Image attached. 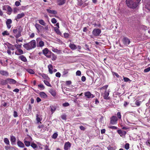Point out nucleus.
I'll return each instance as SVG.
<instances>
[{
  "label": "nucleus",
  "mask_w": 150,
  "mask_h": 150,
  "mask_svg": "<svg viewBox=\"0 0 150 150\" xmlns=\"http://www.w3.org/2000/svg\"><path fill=\"white\" fill-rule=\"evenodd\" d=\"M141 0H126V4L129 7L134 9L138 6Z\"/></svg>",
  "instance_id": "1"
},
{
  "label": "nucleus",
  "mask_w": 150,
  "mask_h": 150,
  "mask_svg": "<svg viewBox=\"0 0 150 150\" xmlns=\"http://www.w3.org/2000/svg\"><path fill=\"white\" fill-rule=\"evenodd\" d=\"M36 42L35 40H33L30 42L23 45V47L27 50H30L36 47Z\"/></svg>",
  "instance_id": "2"
},
{
  "label": "nucleus",
  "mask_w": 150,
  "mask_h": 150,
  "mask_svg": "<svg viewBox=\"0 0 150 150\" xmlns=\"http://www.w3.org/2000/svg\"><path fill=\"white\" fill-rule=\"evenodd\" d=\"M43 54L47 57L50 58L51 56V53L52 52L49 51L47 48H45L42 50Z\"/></svg>",
  "instance_id": "3"
},
{
  "label": "nucleus",
  "mask_w": 150,
  "mask_h": 150,
  "mask_svg": "<svg viewBox=\"0 0 150 150\" xmlns=\"http://www.w3.org/2000/svg\"><path fill=\"white\" fill-rule=\"evenodd\" d=\"M101 33V30L99 29L95 28L92 31V34L94 36H98Z\"/></svg>",
  "instance_id": "4"
},
{
  "label": "nucleus",
  "mask_w": 150,
  "mask_h": 150,
  "mask_svg": "<svg viewBox=\"0 0 150 150\" xmlns=\"http://www.w3.org/2000/svg\"><path fill=\"white\" fill-rule=\"evenodd\" d=\"M85 97L88 99H91L94 97V96L89 91L85 92L84 93Z\"/></svg>",
  "instance_id": "5"
},
{
  "label": "nucleus",
  "mask_w": 150,
  "mask_h": 150,
  "mask_svg": "<svg viewBox=\"0 0 150 150\" xmlns=\"http://www.w3.org/2000/svg\"><path fill=\"white\" fill-rule=\"evenodd\" d=\"M117 120V117L115 116H113L110 118V123L114 125L116 124Z\"/></svg>",
  "instance_id": "6"
},
{
  "label": "nucleus",
  "mask_w": 150,
  "mask_h": 150,
  "mask_svg": "<svg viewBox=\"0 0 150 150\" xmlns=\"http://www.w3.org/2000/svg\"><path fill=\"white\" fill-rule=\"evenodd\" d=\"M123 43L125 45L127 46L130 43V41L129 40L127 37H124L123 38L122 40Z\"/></svg>",
  "instance_id": "7"
},
{
  "label": "nucleus",
  "mask_w": 150,
  "mask_h": 150,
  "mask_svg": "<svg viewBox=\"0 0 150 150\" xmlns=\"http://www.w3.org/2000/svg\"><path fill=\"white\" fill-rule=\"evenodd\" d=\"M22 28H21V27H20L18 29V33L17 34H16L14 35L16 38H18L21 36V32L22 31Z\"/></svg>",
  "instance_id": "8"
},
{
  "label": "nucleus",
  "mask_w": 150,
  "mask_h": 150,
  "mask_svg": "<svg viewBox=\"0 0 150 150\" xmlns=\"http://www.w3.org/2000/svg\"><path fill=\"white\" fill-rule=\"evenodd\" d=\"M12 23V21L10 19H7L6 22V25L8 29H9L11 27V24Z\"/></svg>",
  "instance_id": "9"
},
{
  "label": "nucleus",
  "mask_w": 150,
  "mask_h": 150,
  "mask_svg": "<svg viewBox=\"0 0 150 150\" xmlns=\"http://www.w3.org/2000/svg\"><path fill=\"white\" fill-rule=\"evenodd\" d=\"M71 146V144L69 142H66L64 144V150H68L70 148Z\"/></svg>",
  "instance_id": "10"
},
{
  "label": "nucleus",
  "mask_w": 150,
  "mask_h": 150,
  "mask_svg": "<svg viewBox=\"0 0 150 150\" xmlns=\"http://www.w3.org/2000/svg\"><path fill=\"white\" fill-rule=\"evenodd\" d=\"M10 141L11 142V144L12 145H14L15 144V142L16 140V137L13 135H11L10 136Z\"/></svg>",
  "instance_id": "11"
},
{
  "label": "nucleus",
  "mask_w": 150,
  "mask_h": 150,
  "mask_svg": "<svg viewBox=\"0 0 150 150\" xmlns=\"http://www.w3.org/2000/svg\"><path fill=\"white\" fill-rule=\"evenodd\" d=\"M117 132L120 136L125 135L126 134V132L125 131H122L120 129L118 130Z\"/></svg>",
  "instance_id": "12"
},
{
  "label": "nucleus",
  "mask_w": 150,
  "mask_h": 150,
  "mask_svg": "<svg viewBox=\"0 0 150 150\" xmlns=\"http://www.w3.org/2000/svg\"><path fill=\"white\" fill-rule=\"evenodd\" d=\"M8 83L10 84H14L16 83V81L14 79H12L8 78Z\"/></svg>",
  "instance_id": "13"
},
{
  "label": "nucleus",
  "mask_w": 150,
  "mask_h": 150,
  "mask_svg": "<svg viewBox=\"0 0 150 150\" xmlns=\"http://www.w3.org/2000/svg\"><path fill=\"white\" fill-rule=\"evenodd\" d=\"M66 2V0H57V4L59 6L64 4Z\"/></svg>",
  "instance_id": "14"
},
{
  "label": "nucleus",
  "mask_w": 150,
  "mask_h": 150,
  "mask_svg": "<svg viewBox=\"0 0 150 150\" xmlns=\"http://www.w3.org/2000/svg\"><path fill=\"white\" fill-rule=\"evenodd\" d=\"M25 16V14L23 12L21 13L18 14L17 15V16L16 17V19H20L24 17Z\"/></svg>",
  "instance_id": "15"
},
{
  "label": "nucleus",
  "mask_w": 150,
  "mask_h": 150,
  "mask_svg": "<svg viewBox=\"0 0 150 150\" xmlns=\"http://www.w3.org/2000/svg\"><path fill=\"white\" fill-rule=\"evenodd\" d=\"M0 73L1 75L6 76H8L9 75L7 71L4 70L0 71Z\"/></svg>",
  "instance_id": "16"
},
{
  "label": "nucleus",
  "mask_w": 150,
  "mask_h": 150,
  "mask_svg": "<svg viewBox=\"0 0 150 150\" xmlns=\"http://www.w3.org/2000/svg\"><path fill=\"white\" fill-rule=\"evenodd\" d=\"M109 91H105V92L103 96V98L104 99H108L109 98L108 97L109 94Z\"/></svg>",
  "instance_id": "17"
},
{
  "label": "nucleus",
  "mask_w": 150,
  "mask_h": 150,
  "mask_svg": "<svg viewBox=\"0 0 150 150\" xmlns=\"http://www.w3.org/2000/svg\"><path fill=\"white\" fill-rule=\"evenodd\" d=\"M23 51L20 48L17 50V51H16L15 52L16 54L17 55H20L23 54Z\"/></svg>",
  "instance_id": "18"
},
{
  "label": "nucleus",
  "mask_w": 150,
  "mask_h": 150,
  "mask_svg": "<svg viewBox=\"0 0 150 150\" xmlns=\"http://www.w3.org/2000/svg\"><path fill=\"white\" fill-rule=\"evenodd\" d=\"M18 146L20 147L23 148L25 146L24 144L21 141L18 140L17 142Z\"/></svg>",
  "instance_id": "19"
},
{
  "label": "nucleus",
  "mask_w": 150,
  "mask_h": 150,
  "mask_svg": "<svg viewBox=\"0 0 150 150\" xmlns=\"http://www.w3.org/2000/svg\"><path fill=\"white\" fill-rule=\"evenodd\" d=\"M19 58L24 62H26L27 61V59L23 55H21L19 56Z\"/></svg>",
  "instance_id": "20"
},
{
  "label": "nucleus",
  "mask_w": 150,
  "mask_h": 150,
  "mask_svg": "<svg viewBox=\"0 0 150 150\" xmlns=\"http://www.w3.org/2000/svg\"><path fill=\"white\" fill-rule=\"evenodd\" d=\"M48 70L49 73L50 74H52L53 73V71H52V69H53V67H52V66L51 64H50L48 66Z\"/></svg>",
  "instance_id": "21"
},
{
  "label": "nucleus",
  "mask_w": 150,
  "mask_h": 150,
  "mask_svg": "<svg viewBox=\"0 0 150 150\" xmlns=\"http://www.w3.org/2000/svg\"><path fill=\"white\" fill-rule=\"evenodd\" d=\"M8 79L5 80L2 79L1 81V83L3 85H6L8 83Z\"/></svg>",
  "instance_id": "22"
},
{
  "label": "nucleus",
  "mask_w": 150,
  "mask_h": 150,
  "mask_svg": "<svg viewBox=\"0 0 150 150\" xmlns=\"http://www.w3.org/2000/svg\"><path fill=\"white\" fill-rule=\"evenodd\" d=\"M47 11L48 13H50L54 14H56L57 13V12L55 10H51L50 9H47Z\"/></svg>",
  "instance_id": "23"
},
{
  "label": "nucleus",
  "mask_w": 150,
  "mask_h": 150,
  "mask_svg": "<svg viewBox=\"0 0 150 150\" xmlns=\"http://www.w3.org/2000/svg\"><path fill=\"white\" fill-rule=\"evenodd\" d=\"M69 47L72 50H76L77 49V47L76 45L74 44H72L70 43L69 44Z\"/></svg>",
  "instance_id": "24"
},
{
  "label": "nucleus",
  "mask_w": 150,
  "mask_h": 150,
  "mask_svg": "<svg viewBox=\"0 0 150 150\" xmlns=\"http://www.w3.org/2000/svg\"><path fill=\"white\" fill-rule=\"evenodd\" d=\"M68 73V69H64L63 71H62V76H67V74Z\"/></svg>",
  "instance_id": "25"
},
{
  "label": "nucleus",
  "mask_w": 150,
  "mask_h": 150,
  "mask_svg": "<svg viewBox=\"0 0 150 150\" xmlns=\"http://www.w3.org/2000/svg\"><path fill=\"white\" fill-rule=\"evenodd\" d=\"M39 94L41 97L43 98H47V95L43 92H40Z\"/></svg>",
  "instance_id": "26"
},
{
  "label": "nucleus",
  "mask_w": 150,
  "mask_h": 150,
  "mask_svg": "<svg viewBox=\"0 0 150 150\" xmlns=\"http://www.w3.org/2000/svg\"><path fill=\"white\" fill-rule=\"evenodd\" d=\"M35 26L37 30H38V29H41L42 28H43V27L42 26L38 23L35 24Z\"/></svg>",
  "instance_id": "27"
},
{
  "label": "nucleus",
  "mask_w": 150,
  "mask_h": 150,
  "mask_svg": "<svg viewBox=\"0 0 150 150\" xmlns=\"http://www.w3.org/2000/svg\"><path fill=\"white\" fill-rule=\"evenodd\" d=\"M7 46L8 47V48L9 49H11L12 50H14V48L13 47L14 46L12 44H10L9 43H8L7 45Z\"/></svg>",
  "instance_id": "28"
},
{
  "label": "nucleus",
  "mask_w": 150,
  "mask_h": 150,
  "mask_svg": "<svg viewBox=\"0 0 150 150\" xmlns=\"http://www.w3.org/2000/svg\"><path fill=\"white\" fill-rule=\"evenodd\" d=\"M44 45V42L42 40L40 41L38 45V47H42Z\"/></svg>",
  "instance_id": "29"
},
{
  "label": "nucleus",
  "mask_w": 150,
  "mask_h": 150,
  "mask_svg": "<svg viewBox=\"0 0 150 150\" xmlns=\"http://www.w3.org/2000/svg\"><path fill=\"white\" fill-rule=\"evenodd\" d=\"M59 28L55 27L54 28V30L56 32L58 35H60L61 34V33L59 30Z\"/></svg>",
  "instance_id": "30"
},
{
  "label": "nucleus",
  "mask_w": 150,
  "mask_h": 150,
  "mask_svg": "<svg viewBox=\"0 0 150 150\" xmlns=\"http://www.w3.org/2000/svg\"><path fill=\"white\" fill-rule=\"evenodd\" d=\"M38 21L39 23L41 25L44 26H45V25L46 23L43 20H38Z\"/></svg>",
  "instance_id": "31"
},
{
  "label": "nucleus",
  "mask_w": 150,
  "mask_h": 150,
  "mask_svg": "<svg viewBox=\"0 0 150 150\" xmlns=\"http://www.w3.org/2000/svg\"><path fill=\"white\" fill-rule=\"evenodd\" d=\"M6 6L7 7V9L9 13V14H10L11 13L12 11V9L11 7L8 5Z\"/></svg>",
  "instance_id": "32"
},
{
  "label": "nucleus",
  "mask_w": 150,
  "mask_h": 150,
  "mask_svg": "<svg viewBox=\"0 0 150 150\" xmlns=\"http://www.w3.org/2000/svg\"><path fill=\"white\" fill-rule=\"evenodd\" d=\"M41 117L38 114L36 115V120L38 122H40L42 120Z\"/></svg>",
  "instance_id": "33"
},
{
  "label": "nucleus",
  "mask_w": 150,
  "mask_h": 150,
  "mask_svg": "<svg viewBox=\"0 0 150 150\" xmlns=\"http://www.w3.org/2000/svg\"><path fill=\"white\" fill-rule=\"evenodd\" d=\"M50 92L51 94L53 96H55L56 95V93L52 89H51L50 91Z\"/></svg>",
  "instance_id": "34"
},
{
  "label": "nucleus",
  "mask_w": 150,
  "mask_h": 150,
  "mask_svg": "<svg viewBox=\"0 0 150 150\" xmlns=\"http://www.w3.org/2000/svg\"><path fill=\"white\" fill-rule=\"evenodd\" d=\"M51 54L52 55V59L53 61H55V60L57 58V56L55 55L54 54L52 53H51Z\"/></svg>",
  "instance_id": "35"
},
{
  "label": "nucleus",
  "mask_w": 150,
  "mask_h": 150,
  "mask_svg": "<svg viewBox=\"0 0 150 150\" xmlns=\"http://www.w3.org/2000/svg\"><path fill=\"white\" fill-rule=\"evenodd\" d=\"M28 72L30 74H34L35 73V72L32 69H28L27 70Z\"/></svg>",
  "instance_id": "36"
},
{
  "label": "nucleus",
  "mask_w": 150,
  "mask_h": 150,
  "mask_svg": "<svg viewBox=\"0 0 150 150\" xmlns=\"http://www.w3.org/2000/svg\"><path fill=\"white\" fill-rule=\"evenodd\" d=\"M24 143L26 146H29L30 144V143L29 141L24 140Z\"/></svg>",
  "instance_id": "37"
},
{
  "label": "nucleus",
  "mask_w": 150,
  "mask_h": 150,
  "mask_svg": "<svg viewBox=\"0 0 150 150\" xmlns=\"http://www.w3.org/2000/svg\"><path fill=\"white\" fill-rule=\"evenodd\" d=\"M51 107V111L53 113L56 110V108L55 106H50Z\"/></svg>",
  "instance_id": "38"
},
{
  "label": "nucleus",
  "mask_w": 150,
  "mask_h": 150,
  "mask_svg": "<svg viewBox=\"0 0 150 150\" xmlns=\"http://www.w3.org/2000/svg\"><path fill=\"white\" fill-rule=\"evenodd\" d=\"M4 142L6 144L9 145V141L7 138H5L4 139Z\"/></svg>",
  "instance_id": "39"
},
{
  "label": "nucleus",
  "mask_w": 150,
  "mask_h": 150,
  "mask_svg": "<svg viewBox=\"0 0 150 150\" xmlns=\"http://www.w3.org/2000/svg\"><path fill=\"white\" fill-rule=\"evenodd\" d=\"M58 135V134L57 132L55 133L52 135V137L53 139H55L57 137Z\"/></svg>",
  "instance_id": "40"
},
{
  "label": "nucleus",
  "mask_w": 150,
  "mask_h": 150,
  "mask_svg": "<svg viewBox=\"0 0 150 150\" xmlns=\"http://www.w3.org/2000/svg\"><path fill=\"white\" fill-rule=\"evenodd\" d=\"M123 79L125 82H129V83H130L131 81L127 77H124Z\"/></svg>",
  "instance_id": "41"
},
{
  "label": "nucleus",
  "mask_w": 150,
  "mask_h": 150,
  "mask_svg": "<svg viewBox=\"0 0 150 150\" xmlns=\"http://www.w3.org/2000/svg\"><path fill=\"white\" fill-rule=\"evenodd\" d=\"M44 83L45 84V85H46L47 86H48L51 87V85L50 84V83H49V82L48 81H46V80H44Z\"/></svg>",
  "instance_id": "42"
},
{
  "label": "nucleus",
  "mask_w": 150,
  "mask_h": 150,
  "mask_svg": "<svg viewBox=\"0 0 150 150\" xmlns=\"http://www.w3.org/2000/svg\"><path fill=\"white\" fill-rule=\"evenodd\" d=\"M31 146L34 149L38 148V146L35 143H32L31 145Z\"/></svg>",
  "instance_id": "43"
},
{
  "label": "nucleus",
  "mask_w": 150,
  "mask_h": 150,
  "mask_svg": "<svg viewBox=\"0 0 150 150\" xmlns=\"http://www.w3.org/2000/svg\"><path fill=\"white\" fill-rule=\"evenodd\" d=\"M141 103V101H139L138 100H137L135 102V104L137 106H140Z\"/></svg>",
  "instance_id": "44"
},
{
  "label": "nucleus",
  "mask_w": 150,
  "mask_h": 150,
  "mask_svg": "<svg viewBox=\"0 0 150 150\" xmlns=\"http://www.w3.org/2000/svg\"><path fill=\"white\" fill-rule=\"evenodd\" d=\"M2 34L4 36L5 35H9V33L7 30L4 31L2 33Z\"/></svg>",
  "instance_id": "45"
},
{
  "label": "nucleus",
  "mask_w": 150,
  "mask_h": 150,
  "mask_svg": "<svg viewBox=\"0 0 150 150\" xmlns=\"http://www.w3.org/2000/svg\"><path fill=\"white\" fill-rule=\"evenodd\" d=\"M22 45H18L17 44H16L14 45V46L18 50L21 47Z\"/></svg>",
  "instance_id": "46"
},
{
  "label": "nucleus",
  "mask_w": 150,
  "mask_h": 150,
  "mask_svg": "<svg viewBox=\"0 0 150 150\" xmlns=\"http://www.w3.org/2000/svg\"><path fill=\"white\" fill-rule=\"evenodd\" d=\"M129 147V144L128 143H126L125 145V148L126 150H128Z\"/></svg>",
  "instance_id": "47"
},
{
  "label": "nucleus",
  "mask_w": 150,
  "mask_h": 150,
  "mask_svg": "<svg viewBox=\"0 0 150 150\" xmlns=\"http://www.w3.org/2000/svg\"><path fill=\"white\" fill-rule=\"evenodd\" d=\"M13 116L15 117H18V115L17 112L16 111H14Z\"/></svg>",
  "instance_id": "48"
},
{
  "label": "nucleus",
  "mask_w": 150,
  "mask_h": 150,
  "mask_svg": "<svg viewBox=\"0 0 150 150\" xmlns=\"http://www.w3.org/2000/svg\"><path fill=\"white\" fill-rule=\"evenodd\" d=\"M51 22L55 24L57 23V21L55 18H53L51 20Z\"/></svg>",
  "instance_id": "49"
},
{
  "label": "nucleus",
  "mask_w": 150,
  "mask_h": 150,
  "mask_svg": "<svg viewBox=\"0 0 150 150\" xmlns=\"http://www.w3.org/2000/svg\"><path fill=\"white\" fill-rule=\"evenodd\" d=\"M64 37L66 38H67L69 36V34L67 33H64Z\"/></svg>",
  "instance_id": "50"
},
{
  "label": "nucleus",
  "mask_w": 150,
  "mask_h": 150,
  "mask_svg": "<svg viewBox=\"0 0 150 150\" xmlns=\"http://www.w3.org/2000/svg\"><path fill=\"white\" fill-rule=\"evenodd\" d=\"M69 104L67 102H66L62 104V105L64 107H67L69 105Z\"/></svg>",
  "instance_id": "51"
},
{
  "label": "nucleus",
  "mask_w": 150,
  "mask_h": 150,
  "mask_svg": "<svg viewBox=\"0 0 150 150\" xmlns=\"http://www.w3.org/2000/svg\"><path fill=\"white\" fill-rule=\"evenodd\" d=\"M150 71V67H148V68L145 69L144 70V72H147Z\"/></svg>",
  "instance_id": "52"
},
{
  "label": "nucleus",
  "mask_w": 150,
  "mask_h": 150,
  "mask_svg": "<svg viewBox=\"0 0 150 150\" xmlns=\"http://www.w3.org/2000/svg\"><path fill=\"white\" fill-rule=\"evenodd\" d=\"M146 8L149 11H150V4H147L146 6Z\"/></svg>",
  "instance_id": "53"
},
{
  "label": "nucleus",
  "mask_w": 150,
  "mask_h": 150,
  "mask_svg": "<svg viewBox=\"0 0 150 150\" xmlns=\"http://www.w3.org/2000/svg\"><path fill=\"white\" fill-rule=\"evenodd\" d=\"M61 118L64 120H66V115H63L61 116Z\"/></svg>",
  "instance_id": "54"
},
{
  "label": "nucleus",
  "mask_w": 150,
  "mask_h": 150,
  "mask_svg": "<svg viewBox=\"0 0 150 150\" xmlns=\"http://www.w3.org/2000/svg\"><path fill=\"white\" fill-rule=\"evenodd\" d=\"M117 116L118 117L119 119H121V113H120V112H117Z\"/></svg>",
  "instance_id": "55"
},
{
  "label": "nucleus",
  "mask_w": 150,
  "mask_h": 150,
  "mask_svg": "<svg viewBox=\"0 0 150 150\" xmlns=\"http://www.w3.org/2000/svg\"><path fill=\"white\" fill-rule=\"evenodd\" d=\"M81 74L80 71L78 70L76 72V74L77 76H80Z\"/></svg>",
  "instance_id": "56"
},
{
  "label": "nucleus",
  "mask_w": 150,
  "mask_h": 150,
  "mask_svg": "<svg viewBox=\"0 0 150 150\" xmlns=\"http://www.w3.org/2000/svg\"><path fill=\"white\" fill-rule=\"evenodd\" d=\"M13 32L14 34H17V33H18V29H13Z\"/></svg>",
  "instance_id": "57"
},
{
  "label": "nucleus",
  "mask_w": 150,
  "mask_h": 150,
  "mask_svg": "<svg viewBox=\"0 0 150 150\" xmlns=\"http://www.w3.org/2000/svg\"><path fill=\"white\" fill-rule=\"evenodd\" d=\"M55 76L57 77H60L61 76V74L59 72H58L56 74Z\"/></svg>",
  "instance_id": "58"
},
{
  "label": "nucleus",
  "mask_w": 150,
  "mask_h": 150,
  "mask_svg": "<svg viewBox=\"0 0 150 150\" xmlns=\"http://www.w3.org/2000/svg\"><path fill=\"white\" fill-rule=\"evenodd\" d=\"M20 4V2L18 1H16L15 2V5L16 6H18Z\"/></svg>",
  "instance_id": "59"
},
{
  "label": "nucleus",
  "mask_w": 150,
  "mask_h": 150,
  "mask_svg": "<svg viewBox=\"0 0 150 150\" xmlns=\"http://www.w3.org/2000/svg\"><path fill=\"white\" fill-rule=\"evenodd\" d=\"M66 83L67 85H69L71 84V82L70 81H67Z\"/></svg>",
  "instance_id": "60"
},
{
  "label": "nucleus",
  "mask_w": 150,
  "mask_h": 150,
  "mask_svg": "<svg viewBox=\"0 0 150 150\" xmlns=\"http://www.w3.org/2000/svg\"><path fill=\"white\" fill-rule=\"evenodd\" d=\"M38 86L40 88H41L43 89L45 88V87L42 84H39L38 85Z\"/></svg>",
  "instance_id": "61"
},
{
  "label": "nucleus",
  "mask_w": 150,
  "mask_h": 150,
  "mask_svg": "<svg viewBox=\"0 0 150 150\" xmlns=\"http://www.w3.org/2000/svg\"><path fill=\"white\" fill-rule=\"evenodd\" d=\"M86 78L85 76H83L81 77V80L82 81L84 82L86 81Z\"/></svg>",
  "instance_id": "62"
},
{
  "label": "nucleus",
  "mask_w": 150,
  "mask_h": 150,
  "mask_svg": "<svg viewBox=\"0 0 150 150\" xmlns=\"http://www.w3.org/2000/svg\"><path fill=\"white\" fill-rule=\"evenodd\" d=\"M80 129L81 130L84 131L85 130L86 128L82 126H81L79 127Z\"/></svg>",
  "instance_id": "63"
},
{
  "label": "nucleus",
  "mask_w": 150,
  "mask_h": 150,
  "mask_svg": "<svg viewBox=\"0 0 150 150\" xmlns=\"http://www.w3.org/2000/svg\"><path fill=\"white\" fill-rule=\"evenodd\" d=\"M83 3L82 0H80V1L79 2V4L80 6H81Z\"/></svg>",
  "instance_id": "64"
}]
</instances>
